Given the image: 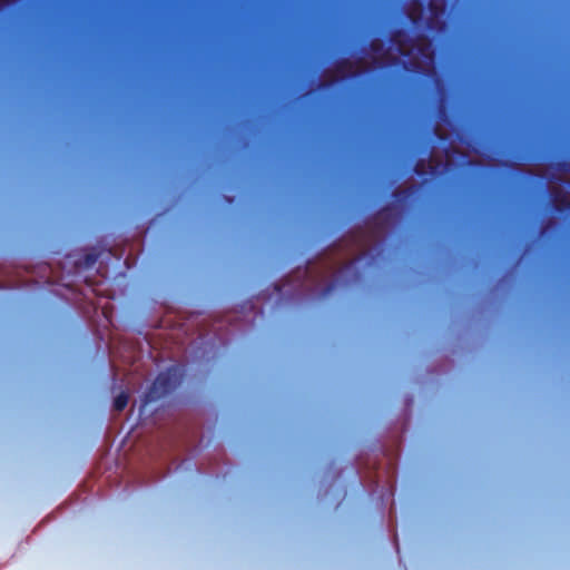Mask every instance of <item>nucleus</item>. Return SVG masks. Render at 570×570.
Listing matches in <instances>:
<instances>
[{
	"label": "nucleus",
	"instance_id": "obj_5",
	"mask_svg": "<svg viewBox=\"0 0 570 570\" xmlns=\"http://www.w3.org/2000/svg\"><path fill=\"white\" fill-rule=\"evenodd\" d=\"M404 31L402 29H396L394 30L392 33H391V42L392 43H397L400 46H402L403 41L401 40V38L404 36Z\"/></svg>",
	"mask_w": 570,
	"mask_h": 570
},
{
	"label": "nucleus",
	"instance_id": "obj_6",
	"mask_svg": "<svg viewBox=\"0 0 570 570\" xmlns=\"http://www.w3.org/2000/svg\"><path fill=\"white\" fill-rule=\"evenodd\" d=\"M557 170L566 174H570V161L561 160L556 164Z\"/></svg>",
	"mask_w": 570,
	"mask_h": 570
},
{
	"label": "nucleus",
	"instance_id": "obj_7",
	"mask_svg": "<svg viewBox=\"0 0 570 570\" xmlns=\"http://www.w3.org/2000/svg\"><path fill=\"white\" fill-rule=\"evenodd\" d=\"M352 66L348 59H342L336 63V70L343 72Z\"/></svg>",
	"mask_w": 570,
	"mask_h": 570
},
{
	"label": "nucleus",
	"instance_id": "obj_3",
	"mask_svg": "<svg viewBox=\"0 0 570 570\" xmlns=\"http://www.w3.org/2000/svg\"><path fill=\"white\" fill-rule=\"evenodd\" d=\"M416 193V187L414 186H411V187H407V188H404V189H401V188H396L394 191H393V197L397 200V202H405L406 199H409L410 197H412L414 194Z\"/></svg>",
	"mask_w": 570,
	"mask_h": 570
},
{
	"label": "nucleus",
	"instance_id": "obj_9",
	"mask_svg": "<svg viewBox=\"0 0 570 570\" xmlns=\"http://www.w3.org/2000/svg\"><path fill=\"white\" fill-rule=\"evenodd\" d=\"M96 261H97V255H95V254H88V255H86V257H85V262H86V264H87L88 266H90V265L95 264V263H96Z\"/></svg>",
	"mask_w": 570,
	"mask_h": 570
},
{
	"label": "nucleus",
	"instance_id": "obj_12",
	"mask_svg": "<svg viewBox=\"0 0 570 570\" xmlns=\"http://www.w3.org/2000/svg\"><path fill=\"white\" fill-rule=\"evenodd\" d=\"M335 287V284L332 282L330 284L326 285V287L322 291V295H327L330 294Z\"/></svg>",
	"mask_w": 570,
	"mask_h": 570
},
{
	"label": "nucleus",
	"instance_id": "obj_8",
	"mask_svg": "<svg viewBox=\"0 0 570 570\" xmlns=\"http://www.w3.org/2000/svg\"><path fill=\"white\" fill-rule=\"evenodd\" d=\"M414 171L417 174V175H424L425 174V169H424V161H419L415 167H414Z\"/></svg>",
	"mask_w": 570,
	"mask_h": 570
},
{
	"label": "nucleus",
	"instance_id": "obj_4",
	"mask_svg": "<svg viewBox=\"0 0 570 570\" xmlns=\"http://www.w3.org/2000/svg\"><path fill=\"white\" fill-rule=\"evenodd\" d=\"M129 401V395L126 392L119 393L114 400V409L117 412L125 410Z\"/></svg>",
	"mask_w": 570,
	"mask_h": 570
},
{
	"label": "nucleus",
	"instance_id": "obj_1",
	"mask_svg": "<svg viewBox=\"0 0 570 570\" xmlns=\"http://www.w3.org/2000/svg\"><path fill=\"white\" fill-rule=\"evenodd\" d=\"M183 372L174 365L160 372L142 396V406L170 394L181 382Z\"/></svg>",
	"mask_w": 570,
	"mask_h": 570
},
{
	"label": "nucleus",
	"instance_id": "obj_10",
	"mask_svg": "<svg viewBox=\"0 0 570 570\" xmlns=\"http://www.w3.org/2000/svg\"><path fill=\"white\" fill-rule=\"evenodd\" d=\"M370 47H371V49H372L373 51H375V52H376V51H379V50H381V49H382V43H381L379 40H373V41L371 42Z\"/></svg>",
	"mask_w": 570,
	"mask_h": 570
},
{
	"label": "nucleus",
	"instance_id": "obj_11",
	"mask_svg": "<svg viewBox=\"0 0 570 570\" xmlns=\"http://www.w3.org/2000/svg\"><path fill=\"white\" fill-rule=\"evenodd\" d=\"M429 43H421L417 46V50L421 55L426 56L425 51L429 50Z\"/></svg>",
	"mask_w": 570,
	"mask_h": 570
},
{
	"label": "nucleus",
	"instance_id": "obj_2",
	"mask_svg": "<svg viewBox=\"0 0 570 570\" xmlns=\"http://www.w3.org/2000/svg\"><path fill=\"white\" fill-rule=\"evenodd\" d=\"M552 205L557 212L570 210V198L567 193L557 190L552 194Z\"/></svg>",
	"mask_w": 570,
	"mask_h": 570
},
{
	"label": "nucleus",
	"instance_id": "obj_13",
	"mask_svg": "<svg viewBox=\"0 0 570 570\" xmlns=\"http://www.w3.org/2000/svg\"><path fill=\"white\" fill-rule=\"evenodd\" d=\"M430 9L433 14H436L438 8L434 4H431Z\"/></svg>",
	"mask_w": 570,
	"mask_h": 570
}]
</instances>
